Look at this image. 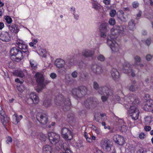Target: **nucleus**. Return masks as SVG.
I'll use <instances>...</instances> for the list:
<instances>
[{
  "instance_id": "nucleus-1",
  "label": "nucleus",
  "mask_w": 153,
  "mask_h": 153,
  "mask_svg": "<svg viewBox=\"0 0 153 153\" xmlns=\"http://www.w3.org/2000/svg\"><path fill=\"white\" fill-rule=\"evenodd\" d=\"M11 59L16 62H19L23 58V55L22 51L18 47H14L10 51Z\"/></svg>"
},
{
  "instance_id": "nucleus-2",
  "label": "nucleus",
  "mask_w": 153,
  "mask_h": 153,
  "mask_svg": "<svg viewBox=\"0 0 153 153\" xmlns=\"http://www.w3.org/2000/svg\"><path fill=\"white\" fill-rule=\"evenodd\" d=\"M36 82L39 86L37 89V91L39 92L49 82L44 80V77L42 74L38 72L35 75Z\"/></svg>"
},
{
  "instance_id": "nucleus-3",
  "label": "nucleus",
  "mask_w": 153,
  "mask_h": 153,
  "mask_svg": "<svg viewBox=\"0 0 153 153\" xmlns=\"http://www.w3.org/2000/svg\"><path fill=\"white\" fill-rule=\"evenodd\" d=\"M124 27L122 25H115L111 30V34L108 36L113 39H116L120 33H123L124 31Z\"/></svg>"
},
{
  "instance_id": "nucleus-4",
  "label": "nucleus",
  "mask_w": 153,
  "mask_h": 153,
  "mask_svg": "<svg viewBox=\"0 0 153 153\" xmlns=\"http://www.w3.org/2000/svg\"><path fill=\"white\" fill-rule=\"evenodd\" d=\"M143 100L144 102V109L153 113V100L150 96H144Z\"/></svg>"
},
{
  "instance_id": "nucleus-5",
  "label": "nucleus",
  "mask_w": 153,
  "mask_h": 153,
  "mask_svg": "<svg viewBox=\"0 0 153 153\" xmlns=\"http://www.w3.org/2000/svg\"><path fill=\"white\" fill-rule=\"evenodd\" d=\"M63 96H56L54 99V102L57 105H62L64 104L66 106L68 109H70V105H71V102L68 98L65 99V101H63L64 99Z\"/></svg>"
},
{
  "instance_id": "nucleus-6",
  "label": "nucleus",
  "mask_w": 153,
  "mask_h": 153,
  "mask_svg": "<svg viewBox=\"0 0 153 153\" xmlns=\"http://www.w3.org/2000/svg\"><path fill=\"white\" fill-rule=\"evenodd\" d=\"M128 115L133 120H136L138 119L140 114L139 109L134 106H131L128 111Z\"/></svg>"
},
{
  "instance_id": "nucleus-7",
  "label": "nucleus",
  "mask_w": 153,
  "mask_h": 153,
  "mask_svg": "<svg viewBox=\"0 0 153 153\" xmlns=\"http://www.w3.org/2000/svg\"><path fill=\"white\" fill-rule=\"evenodd\" d=\"M100 144L101 147L105 151L109 152L111 150V149H113L114 152L111 153H115L114 148L111 147V145L110 140L105 138L103 139L100 141Z\"/></svg>"
},
{
  "instance_id": "nucleus-8",
  "label": "nucleus",
  "mask_w": 153,
  "mask_h": 153,
  "mask_svg": "<svg viewBox=\"0 0 153 153\" xmlns=\"http://www.w3.org/2000/svg\"><path fill=\"white\" fill-rule=\"evenodd\" d=\"M116 39H112L111 38L107 37V43L110 47L112 51L114 52L118 51L119 46L115 40Z\"/></svg>"
},
{
  "instance_id": "nucleus-9",
  "label": "nucleus",
  "mask_w": 153,
  "mask_h": 153,
  "mask_svg": "<svg viewBox=\"0 0 153 153\" xmlns=\"http://www.w3.org/2000/svg\"><path fill=\"white\" fill-rule=\"evenodd\" d=\"M48 136L50 142L53 145H56L59 142L60 137L56 133L53 132H49Z\"/></svg>"
},
{
  "instance_id": "nucleus-10",
  "label": "nucleus",
  "mask_w": 153,
  "mask_h": 153,
  "mask_svg": "<svg viewBox=\"0 0 153 153\" xmlns=\"http://www.w3.org/2000/svg\"><path fill=\"white\" fill-rule=\"evenodd\" d=\"M36 118L40 123L43 125L45 124L48 122V118L45 114L38 113L36 115Z\"/></svg>"
},
{
  "instance_id": "nucleus-11",
  "label": "nucleus",
  "mask_w": 153,
  "mask_h": 153,
  "mask_svg": "<svg viewBox=\"0 0 153 153\" xmlns=\"http://www.w3.org/2000/svg\"><path fill=\"white\" fill-rule=\"evenodd\" d=\"M99 30L101 33V36L104 38L105 37L106 33L109 30L108 24L105 23H102L100 26Z\"/></svg>"
},
{
  "instance_id": "nucleus-12",
  "label": "nucleus",
  "mask_w": 153,
  "mask_h": 153,
  "mask_svg": "<svg viewBox=\"0 0 153 153\" xmlns=\"http://www.w3.org/2000/svg\"><path fill=\"white\" fill-rule=\"evenodd\" d=\"M61 133L63 138L66 140H71L72 137V134L70 130L66 128H63Z\"/></svg>"
},
{
  "instance_id": "nucleus-13",
  "label": "nucleus",
  "mask_w": 153,
  "mask_h": 153,
  "mask_svg": "<svg viewBox=\"0 0 153 153\" xmlns=\"http://www.w3.org/2000/svg\"><path fill=\"white\" fill-rule=\"evenodd\" d=\"M98 92L100 94H103L104 96L105 95V93L106 96H110L112 93L109 87L107 86L100 87Z\"/></svg>"
},
{
  "instance_id": "nucleus-14",
  "label": "nucleus",
  "mask_w": 153,
  "mask_h": 153,
  "mask_svg": "<svg viewBox=\"0 0 153 153\" xmlns=\"http://www.w3.org/2000/svg\"><path fill=\"white\" fill-rule=\"evenodd\" d=\"M113 140L114 142L120 146H122L124 143V137L119 135H115L113 137Z\"/></svg>"
},
{
  "instance_id": "nucleus-15",
  "label": "nucleus",
  "mask_w": 153,
  "mask_h": 153,
  "mask_svg": "<svg viewBox=\"0 0 153 153\" xmlns=\"http://www.w3.org/2000/svg\"><path fill=\"white\" fill-rule=\"evenodd\" d=\"M91 70L94 73L100 75L103 72V70L102 67L97 64L92 65Z\"/></svg>"
},
{
  "instance_id": "nucleus-16",
  "label": "nucleus",
  "mask_w": 153,
  "mask_h": 153,
  "mask_svg": "<svg viewBox=\"0 0 153 153\" xmlns=\"http://www.w3.org/2000/svg\"><path fill=\"white\" fill-rule=\"evenodd\" d=\"M31 136L33 138H39L42 141H45L46 139V137L45 135L41 133L33 131L31 133Z\"/></svg>"
},
{
  "instance_id": "nucleus-17",
  "label": "nucleus",
  "mask_w": 153,
  "mask_h": 153,
  "mask_svg": "<svg viewBox=\"0 0 153 153\" xmlns=\"http://www.w3.org/2000/svg\"><path fill=\"white\" fill-rule=\"evenodd\" d=\"M132 71V65L128 62H125L123 65V72L126 74H128Z\"/></svg>"
},
{
  "instance_id": "nucleus-18",
  "label": "nucleus",
  "mask_w": 153,
  "mask_h": 153,
  "mask_svg": "<svg viewBox=\"0 0 153 153\" xmlns=\"http://www.w3.org/2000/svg\"><path fill=\"white\" fill-rule=\"evenodd\" d=\"M95 120L100 123L101 121H104L106 119V114L105 113L96 114L95 115Z\"/></svg>"
},
{
  "instance_id": "nucleus-19",
  "label": "nucleus",
  "mask_w": 153,
  "mask_h": 153,
  "mask_svg": "<svg viewBox=\"0 0 153 153\" xmlns=\"http://www.w3.org/2000/svg\"><path fill=\"white\" fill-rule=\"evenodd\" d=\"M17 44L18 48L22 50V52L25 53L27 56H28L29 52L28 51L27 45L25 44L21 43L19 42H18Z\"/></svg>"
},
{
  "instance_id": "nucleus-20",
  "label": "nucleus",
  "mask_w": 153,
  "mask_h": 153,
  "mask_svg": "<svg viewBox=\"0 0 153 153\" xmlns=\"http://www.w3.org/2000/svg\"><path fill=\"white\" fill-rule=\"evenodd\" d=\"M9 33L6 32H3L0 34V39L2 41L7 42L10 40Z\"/></svg>"
},
{
  "instance_id": "nucleus-21",
  "label": "nucleus",
  "mask_w": 153,
  "mask_h": 153,
  "mask_svg": "<svg viewBox=\"0 0 153 153\" xmlns=\"http://www.w3.org/2000/svg\"><path fill=\"white\" fill-rule=\"evenodd\" d=\"M82 54L85 57H91L94 54V51L91 50L84 49L82 51Z\"/></svg>"
},
{
  "instance_id": "nucleus-22",
  "label": "nucleus",
  "mask_w": 153,
  "mask_h": 153,
  "mask_svg": "<svg viewBox=\"0 0 153 153\" xmlns=\"http://www.w3.org/2000/svg\"><path fill=\"white\" fill-rule=\"evenodd\" d=\"M111 73L112 77L115 80H117L119 79V73L117 69H112Z\"/></svg>"
},
{
  "instance_id": "nucleus-23",
  "label": "nucleus",
  "mask_w": 153,
  "mask_h": 153,
  "mask_svg": "<svg viewBox=\"0 0 153 153\" xmlns=\"http://www.w3.org/2000/svg\"><path fill=\"white\" fill-rule=\"evenodd\" d=\"M28 103L31 104L33 103L34 104H37L39 102V99L38 96H31V97L27 99Z\"/></svg>"
},
{
  "instance_id": "nucleus-24",
  "label": "nucleus",
  "mask_w": 153,
  "mask_h": 153,
  "mask_svg": "<svg viewBox=\"0 0 153 153\" xmlns=\"http://www.w3.org/2000/svg\"><path fill=\"white\" fill-rule=\"evenodd\" d=\"M55 64L57 68H63L65 65V62L62 59H58L56 60Z\"/></svg>"
},
{
  "instance_id": "nucleus-25",
  "label": "nucleus",
  "mask_w": 153,
  "mask_h": 153,
  "mask_svg": "<svg viewBox=\"0 0 153 153\" xmlns=\"http://www.w3.org/2000/svg\"><path fill=\"white\" fill-rule=\"evenodd\" d=\"M8 26L10 31L13 33H17L19 31V28L15 24H13L11 26L9 25Z\"/></svg>"
},
{
  "instance_id": "nucleus-26",
  "label": "nucleus",
  "mask_w": 153,
  "mask_h": 153,
  "mask_svg": "<svg viewBox=\"0 0 153 153\" xmlns=\"http://www.w3.org/2000/svg\"><path fill=\"white\" fill-rule=\"evenodd\" d=\"M52 151V148L49 145H45L43 147V152L44 153H51Z\"/></svg>"
},
{
  "instance_id": "nucleus-27",
  "label": "nucleus",
  "mask_w": 153,
  "mask_h": 153,
  "mask_svg": "<svg viewBox=\"0 0 153 153\" xmlns=\"http://www.w3.org/2000/svg\"><path fill=\"white\" fill-rule=\"evenodd\" d=\"M1 119L3 125L6 127L5 126L9 122V118L7 116L1 117Z\"/></svg>"
},
{
  "instance_id": "nucleus-28",
  "label": "nucleus",
  "mask_w": 153,
  "mask_h": 153,
  "mask_svg": "<svg viewBox=\"0 0 153 153\" xmlns=\"http://www.w3.org/2000/svg\"><path fill=\"white\" fill-rule=\"evenodd\" d=\"M79 89L80 91V93L82 95H85L86 94L87 91V88L83 86H80L79 87Z\"/></svg>"
},
{
  "instance_id": "nucleus-29",
  "label": "nucleus",
  "mask_w": 153,
  "mask_h": 153,
  "mask_svg": "<svg viewBox=\"0 0 153 153\" xmlns=\"http://www.w3.org/2000/svg\"><path fill=\"white\" fill-rule=\"evenodd\" d=\"M92 129L94 131L96 134L98 135H101L102 134V132L100 129L97 127L92 125L91 127Z\"/></svg>"
},
{
  "instance_id": "nucleus-30",
  "label": "nucleus",
  "mask_w": 153,
  "mask_h": 153,
  "mask_svg": "<svg viewBox=\"0 0 153 153\" xmlns=\"http://www.w3.org/2000/svg\"><path fill=\"white\" fill-rule=\"evenodd\" d=\"M43 105L46 107L51 106V100L48 99H45L43 102Z\"/></svg>"
},
{
  "instance_id": "nucleus-31",
  "label": "nucleus",
  "mask_w": 153,
  "mask_h": 153,
  "mask_svg": "<svg viewBox=\"0 0 153 153\" xmlns=\"http://www.w3.org/2000/svg\"><path fill=\"white\" fill-rule=\"evenodd\" d=\"M128 27L131 30H133L135 28V24L133 20L132 19L129 22Z\"/></svg>"
},
{
  "instance_id": "nucleus-32",
  "label": "nucleus",
  "mask_w": 153,
  "mask_h": 153,
  "mask_svg": "<svg viewBox=\"0 0 153 153\" xmlns=\"http://www.w3.org/2000/svg\"><path fill=\"white\" fill-rule=\"evenodd\" d=\"M80 91L79 88H75L72 89V93L74 96H78L80 95Z\"/></svg>"
},
{
  "instance_id": "nucleus-33",
  "label": "nucleus",
  "mask_w": 153,
  "mask_h": 153,
  "mask_svg": "<svg viewBox=\"0 0 153 153\" xmlns=\"http://www.w3.org/2000/svg\"><path fill=\"white\" fill-rule=\"evenodd\" d=\"M134 60V65L135 66L137 65L138 63L141 62V58L138 56H135Z\"/></svg>"
},
{
  "instance_id": "nucleus-34",
  "label": "nucleus",
  "mask_w": 153,
  "mask_h": 153,
  "mask_svg": "<svg viewBox=\"0 0 153 153\" xmlns=\"http://www.w3.org/2000/svg\"><path fill=\"white\" fill-rule=\"evenodd\" d=\"M91 101L89 100H88L85 102L84 105L86 108H90L91 107Z\"/></svg>"
},
{
  "instance_id": "nucleus-35",
  "label": "nucleus",
  "mask_w": 153,
  "mask_h": 153,
  "mask_svg": "<svg viewBox=\"0 0 153 153\" xmlns=\"http://www.w3.org/2000/svg\"><path fill=\"white\" fill-rule=\"evenodd\" d=\"M93 88L98 91L99 90L100 87L98 83L96 81H94L93 82Z\"/></svg>"
},
{
  "instance_id": "nucleus-36",
  "label": "nucleus",
  "mask_w": 153,
  "mask_h": 153,
  "mask_svg": "<svg viewBox=\"0 0 153 153\" xmlns=\"http://www.w3.org/2000/svg\"><path fill=\"white\" fill-rule=\"evenodd\" d=\"M145 124H148L151 123V117L150 116H147L145 117Z\"/></svg>"
},
{
  "instance_id": "nucleus-37",
  "label": "nucleus",
  "mask_w": 153,
  "mask_h": 153,
  "mask_svg": "<svg viewBox=\"0 0 153 153\" xmlns=\"http://www.w3.org/2000/svg\"><path fill=\"white\" fill-rule=\"evenodd\" d=\"M15 73L18 76L20 77H23L25 75L23 71H16Z\"/></svg>"
},
{
  "instance_id": "nucleus-38",
  "label": "nucleus",
  "mask_w": 153,
  "mask_h": 153,
  "mask_svg": "<svg viewBox=\"0 0 153 153\" xmlns=\"http://www.w3.org/2000/svg\"><path fill=\"white\" fill-rule=\"evenodd\" d=\"M97 59L100 61H104L105 59L104 56L102 54H100L97 57Z\"/></svg>"
},
{
  "instance_id": "nucleus-39",
  "label": "nucleus",
  "mask_w": 153,
  "mask_h": 153,
  "mask_svg": "<svg viewBox=\"0 0 153 153\" xmlns=\"http://www.w3.org/2000/svg\"><path fill=\"white\" fill-rule=\"evenodd\" d=\"M108 22L110 25H114L116 23L115 20L113 18L110 19L109 20Z\"/></svg>"
},
{
  "instance_id": "nucleus-40",
  "label": "nucleus",
  "mask_w": 153,
  "mask_h": 153,
  "mask_svg": "<svg viewBox=\"0 0 153 153\" xmlns=\"http://www.w3.org/2000/svg\"><path fill=\"white\" fill-rule=\"evenodd\" d=\"M138 88L137 86L136 85H131L130 87L129 90L132 91H136Z\"/></svg>"
},
{
  "instance_id": "nucleus-41",
  "label": "nucleus",
  "mask_w": 153,
  "mask_h": 153,
  "mask_svg": "<svg viewBox=\"0 0 153 153\" xmlns=\"http://www.w3.org/2000/svg\"><path fill=\"white\" fill-rule=\"evenodd\" d=\"M71 76L74 78H76L77 77L78 73L76 71L73 72L71 74Z\"/></svg>"
},
{
  "instance_id": "nucleus-42",
  "label": "nucleus",
  "mask_w": 153,
  "mask_h": 153,
  "mask_svg": "<svg viewBox=\"0 0 153 153\" xmlns=\"http://www.w3.org/2000/svg\"><path fill=\"white\" fill-rule=\"evenodd\" d=\"M116 11L114 10H112L110 12L109 14L110 16L112 17H114L116 15Z\"/></svg>"
},
{
  "instance_id": "nucleus-43",
  "label": "nucleus",
  "mask_w": 153,
  "mask_h": 153,
  "mask_svg": "<svg viewBox=\"0 0 153 153\" xmlns=\"http://www.w3.org/2000/svg\"><path fill=\"white\" fill-rule=\"evenodd\" d=\"M147 151L146 149L140 148L137 151L138 153H146Z\"/></svg>"
},
{
  "instance_id": "nucleus-44",
  "label": "nucleus",
  "mask_w": 153,
  "mask_h": 153,
  "mask_svg": "<svg viewBox=\"0 0 153 153\" xmlns=\"http://www.w3.org/2000/svg\"><path fill=\"white\" fill-rule=\"evenodd\" d=\"M5 20L7 22L8 24L11 23L12 21L11 18L8 16H7L6 17Z\"/></svg>"
},
{
  "instance_id": "nucleus-45",
  "label": "nucleus",
  "mask_w": 153,
  "mask_h": 153,
  "mask_svg": "<svg viewBox=\"0 0 153 153\" xmlns=\"http://www.w3.org/2000/svg\"><path fill=\"white\" fill-rule=\"evenodd\" d=\"M91 104L92 108H94L98 105V103L96 101H91Z\"/></svg>"
},
{
  "instance_id": "nucleus-46",
  "label": "nucleus",
  "mask_w": 153,
  "mask_h": 153,
  "mask_svg": "<svg viewBox=\"0 0 153 153\" xmlns=\"http://www.w3.org/2000/svg\"><path fill=\"white\" fill-rule=\"evenodd\" d=\"M0 118H3V117L7 116L5 114V112L2 109L0 110Z\"/></svg>"
},
{
  "instance_id": "nucleus-47",
  "label": "nucleus",
  "mask_w": 153,
  "mask_h": 153,
  "mask_svg": "<svg viewBox=\"0 0 153 153\" xmlns=\"http://www.w3.org/2000/svg\"><path fill=\"white\" fill-rule=\"evenodd\" d=\"M40 54L43 57H45L46 56V52L44 50H40Z\"/></svg>"
},
{
  "instance_id": "nucleus-48",
  "label": "nucleus",
  "mask_w": 153,
  "mask_h": 153,
  "mask_svg": "<svg viewBox=\"0 0 153 153\" xmlns=\"http://www.w3.org/2000/svg\"><path fill=\"white\" fill-rule=\"evenodd\" d=\"M12 141V139L10 137L8 136L7 137L6 142L7 144H9V143H11Z\"/></svg>"
},
{
  "instance_id": "nucleus-49",
  "label": "nucleus",
  "mask_w": 153,
  "mask_h": 153,
  "mask_svg": "<svg viewBox=\"0 0 153 153\" xmlns=\"http://www.w3.org/2000/svg\"><path fill=\"white\" fill-rule=\"evenodd\" d=\"M144 128L146 131H148L151 130V127L149 126H144Z\"/></svg>"
},
{
  "instance_id": "nucleus-50",
  "label": "nucleus",
  "mask_w": 153,
  "mask_h": 153,
  "mask_svg": "<svg viewBox=\"0 0 153 153\" xmlns=\"http://www.w3.org/2000/svg\"><path fill=\"white\" fill-rule=\"evenodd\" d=\"M30 62L31 67L35 68L36 66V64L33 61H30Z\"/></svg>"
},
{
  "instance_id": "nucleus-51",
  "label": "nucleus",
  "mask_w": 153,
  "mask_h": 153,
  "mask_svg": "<svg viewBox=\"0 0 153 153\" xmlns=\"http://www.w3.org/2000/svg\"><path fill=\"white\" fill-rule=\"evenodd\" d=\"M14 116H15L16 117V120L17 123H18L20 120L18 115H17L16 114H14Z\"/></svg>"
},
{
  "instance_id": "nucleus-52",
  "label": "nucleus",
  "mask_w": 153,
  "mask_h": 153,
  "mask_svg": "<svg viewBox=\"0 0 153 153\" xmlns=\"http://www.w3.org/2000/svg\"><path fill=\"white\" fill-rule=\"evenodd\" d=\"M139 4L137 2L134 1L132 3V6L133 7L136 8L138 6Z\"/></svg>"
},
{
  "instance_id": "nucleus-53",
  "label": "nucleus",
  "mask_w": 153,
  "mask_h": 153,
  "mask_svg": "<svg viewBox=\"0 0 153 153\" xmlns=\"http://www.w3.org/2000/svg\"><path fill=\"white\" fill-rule=\"evenodd\" d=\"M145 137V134L143 133H141L139 135V138L141 139H144Z\"/></svg>"
},
{
  "instance_id": "nucleus-54",
  "label": "nucleus",
  "mask_w": 153,
  "mask_h": 153,
  "mask_svg": "<svg viewBox=\"0 0 153 153\" xmlns=\"http://www.w3.org/2000/svg\"><path fill=\"white\" fill-rule=\"evenodd\" d=\"M139 100H138V99H135L133 102H132V103L133 104L136 105L138 104H139Z\"/></svg>"
},
{
  "instance_id": "nucleus-55",
  "label": "nucleus",
  "mask_w": 153,
  "mask_h": 153,
  "mask_svg": "<svg viewBox=\"0 0 153 153\" xmlns=\"http://www.w3.org/2000/svg\"><path fill=\"white\" fill-rule=\"evenodd\" d=\"M151 42V40L150 38H148L146 41V43L148 46H149L150 45Z\"/></svg>"
},
{
  "instance_id": "nucleus-56",
  "label": "nucleus",
  "mask_w": 153,
  "mask_h": 153,
  "mask_svg": "<svg viewBox=\"0 0 153 153\" xmlns=\"http://www.w3.org/2000/svg\"><path fill=\"white\" fill-rule=\"evenodd\" d=\"M101 99L103 102L106 101L108 99L107 96H101Z\"/></svg>"
},
{
  "instance_id": "nucleus-57",
  "label": "nucleus",
  "mask_w": 153,
  "mask_h": 153,
  "mask_svg": "<svg viewBox=\"0 0 153 153\" xmlns=\"http://www.w3.org/2000/svg\"><path fill=\"white\" fill-rule=\"evenodd\" d=\"M152 58V56L150 54H148L146 56V60L148 61H150Z\"/></svg>"
},
{
  "instance_id": "nucleus-58",
  "label": "nucleus",
  "mask_w": 153,
  "mask_h": 153,
  "mask_svg": "<svg viewBox=\"0 0 153 153\" xmlns=\"http://www.w3.org/2000/svg\"><path fill=\"white\" fill-rule=\"evenodd\" d=\"M50 76L51 77L52 79H54L56 78V74L54 73H51Z\"/></svg>"
},
{
  "instance_id": "nucleus-59",
  "label": "nucleus",
  "mask_w": 153,
  "mask_h": 153,
  "mask_svg": "<svg viewBox=\"0 0 153 153\" xmlns=\"http://www.w3.org/2000/svg\"><path fill=\"white\" fill-rule=\"evenodd\" d=\"M127 19L124 16V15H122V16L121 18V20L123 22H126L127 21Z\"/></svg>"
},
{
  "instance_id": "nucleus-60",
  "label": "nucleus",
  "mask_w": 153,
  "mask_h": 153,
  "mask_svg": "<svg viewBox=\"0 0 153 153\" xmlns=\"http://www.w3.org/2000/svg\"><path fill=\"white\" fill-rule=\"evenodd\" d=\"M110 0H103L104 3L106 5H109L110 4Z\"/></svg>"
},
{
  "instance_id": "nucleus-61",
  "label": "nucleus",
  "mask_w": 153,
  "mask_h": 153,
  "mask_svg": "<svg viewBox=\"0 0 153 153\" xmlns=\"http://www.w3.org/2000/svg\"><path fill=\"white\" fill-rule=\"evenodd\" d=\"M93 7L96 10H98L99 8V6L95 4H93Z\"/></svg>"
},
{
  "instance_id": "nucleus-62",
  "label": "nucleus",
  "mask_w": 153,
  "mask_h": 153,
  "mask_svg": "<svg viewBox=\"0 0 153 153\" xmlns=\"http://www.w3.org/2000/svg\"><path fill=\"white\" fill-rule=\"evenodd\" d=\"M55 124L56 123L55 122H53L51 123V124L48 125V127L49 128H52L55 125Z\"/></svg>"
},
{
  "instance_id": "nucleus-63",
  "label": "nucleus",
  "mask_w": 153,
  "mask_h": 153,
  "mask_svg": "<svg viewBox=\"0 0 153 153\" xmlns=\"http://www.w3.org/2000/svg\"><path fill=\"white\" fill-rule=\"evenodd\" d=\"M86 139L87 141L89 143H91L92 142V139L90 138H89L88 137L87 138H86Z\"/></svg>"
},
{
  "instance_id": "nucleus-64",
  "label": "nucleus",
  "mask_w": 153,
  "mask_h": 153,
  "mask_svg": "<svg viewBox=\"0 0 153 153\" xmlns=\"http://www.w3.org/2000/svg\"><path fill=\"white\" fill-rule=\"evenodd\" d=\"M29 45L31 47H33L35 49L36 48V47L35 46H34V44H33V42H30L29 43Z\"/></svg>"
}]
</instances>
